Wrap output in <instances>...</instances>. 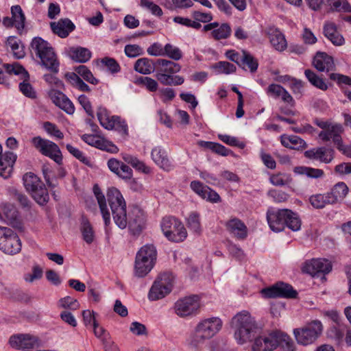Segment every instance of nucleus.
Segmentation results:
<instances>
[{
    "label": "nucleus",
    "mask_w": 351,
    "mask_h": 351,
    "mask_svg": "<svg viewBox=\"0 0 351 351\" xmlns=\"http://www.w3.org/2000/svg\"><path fill=\"white\" fill-rule=\"evenodd\" d=\"M80 231L82 235V238L84 241L87 244H90L94 241L95 239V232L93 228L89 222V221L86 218H82L80 225Z\"/></svg>",
    "instance_id": "40"
},
{
    "label": "nucleus",
    "mask_w": 351,
    "mask_h": 351,
    "mask_svg": "<svg viewBox=\"0 0 351 351\" xmlns=\"http://www.w3.org/2000/svg\"><path fill=\"white\" fill-rule=\"evenodd\" d=\"M124 161L131 165L136 169L141 171L145 173H149L150 172V168L147 167L143 161L138 159L136 157L130 155L125 154L123 156Z\"/></svg>",
    "instance_id": "46"
},
{
    "label": "nucleus",
    "mask_w": 351,
    "mask_h": 351,
    "mask_svg": "<svg viewBox=\"0 0 351 351\" xmlns=\"http://www.w3.org/2000/svg\"><path fill=\"white\" fill-rule=\"evenodd\" d=\"M231 324L234 329V337L240 344L252 341L261 330L254 318L246 311L234 315Z\"/></svg>",
    "instance_id": "3"
},
{
    "label": "nucleus",
    "mask_w": 351,
    "mask_h": 351,
    "mask_svg": "<svg viewBox=\"0 0 351 351\" xmlns=\"http://www.w3.org/2000/svg\"><path fill=\"white\" fill-rule=\"evenodd\" d=\"M23 181L25 189L29 193L43 183L36 175L32 172L26 173L23 177Z\"/></svg>",
    "instance_id": "42"
},
{
    "label": "nucleus",
    "mask_w": 351,
    "mask_h": 351,
    "mask_svg": "<svg viewBox=\"0 0 351 351\" xmlns=\"http://www.w3.org/2000/svg\"><path fill=\"white\" fill-rule=\"evenodd\" d=\"M154 263L145 262V261L141 260L138 258H135L134 263V276L138 278H143L153 268Z\"/></svg>",
    "instance_id": "39"
},
{
    "label": "nucleus",
    "mask_w": 351,
    "mask_h": 351,
    "mask_svg": "<svg viewBox=\"0 0 351 351\" xmlns=\"http://www.w3.org/2000/svg\"><path fill=\"white\" fill-rule=\"evenodd\" d=\"M134 69L139 73L147 75L154 71L155 65L153 60L147 58H143L136 61Z\"/></svg>",
    "instance_id": "34"
},
{
    "label": "nucleus",
    "mask_w": 351,
    "mask_h": 351,
    "mask_svg": "<svg viewBox=\"0 0 351 351\" xmlns=\"http://www.w3.org/2000/svg\"><path fill=\"white\" fill-rule=\"evenodd\" d=\"M261 293L265 298H295L298 295L297 291L290 285L282 282H277L271 287L263 289Z\"/></svg>",
    "instance_id": "13"
},
{
    "label": "nucleus",
    "mask_w": 351,
    "mask_h": 351,
    "mask_svg": "<svg viewBox=\"0 0 351 351\" xmlns=\"http://www.w3.org/2000/svg\"><path fill=\"white\" fill-rule=\"evenodd\" d=\"M199 306V298L194 295L178 300L175 303L174 309L179 317H184L195 313Z\"/></svg>",
    "instance_id": "14"
},
{
    "label": "nucleus",
    "mask_w": 351,
    "mask_h": 351,
    "mask_svg": "<svg viewBox=\"0 0 351 351\" xmlns=\"http://www.w3.org/2000/svg\"><path fill=\"white\" fill-rule=\"evenodd\" d=\"M157 71L156 74V78L162 74H175L178 73L181 66L179 64L176 63L173 61L165 60V59H158L156 62Z\"/></svg>",
    "instance_id": "28"
},
{
    "label": "nucleus",
    "mask_w": 351,
    "mask_h": 351,
    "mask_svg": "<svg viewBox=\"0 0 351 351\" xmlns=\"http://www.w3.org/2000/svg\"><path fill=\"white\" fill-rule=\"evenodd\" d=\"M267 219L270 228L274 232L282 231L286 226L293 231H298L301 227L298 215L289 209L269 210Z\"/></svg>",
    "instance_id": "4"
},
{
    "label": "nucleus",
    "mask_w": 351,
    "mask_h": 351,
    "mask_svg": "<svg viewBox=\"0 0 351 351\" xmlns=\"http://www.w3.org/2000/svg\"><path fill=\"white\" fill-rule=\"evenodd\" d=\"M348 187L347 185L344 182H338L333 186L331 191L328 193L331 199L330 202L335 204L343 199L348 194Z\"/></svg>",
    "instance_id": "36"
},
{
    "label": "nucleus",
    "mask_w": 351,
    "mask_h": 351,
    "mask_svg": "<svg viewBox=\"0 0 351 351\" xmlns=\"http://www.w3.org/2000/svg\"><path fill=\"white\" fill-rule=\"evenodd\" d=\"M205 32L211 31L213 38L217 40L227 39L230 37L232 29L228 23H224L219 25L217 22L210 23L203 27Z\"/></svg>",
    "instance_id": "21"
},
{
    "label": "nucleus",
    "mask_w": 351,
    "mask_h": 351,
    "mask_svg": "<svg viewBox=\"0 0 351 351\" xmlns=\"http://www.w3.org/2000/svg\"><path fill=\"white\" fill-rule=\"evenodd\" d=\"M279 331H274L267 336H261L255 338L252 346L253 351H271L278 346V337Z\"/></svg>",
    "instance_id": "18"
},
{
    "label": "nucleus",
    "mask_w": 351,
    "mask_h": 351,
    "mask_svg": "<svg viewBox=\"0 0 351 351\" xmlns=\"http://www.w3.org/2000/svg\"><path fill=\"white\" fill-rule=\"evenodd\" d=\"M50 27L55 34L62 38L67 37L75 28L74 23L68 18L60 19L58 22H51Z\"/></svg>",
    "instance_id": "23"
},
{
    "label": "nucleus",
    "mask_w": 351,
    "mask_h": 351,
    "mask_svg": "<svg viewBox=\"0 0 351 351\" xmlns=\"http://www.w3.org/2000/svg\"><path fill=\"white\" fill-rule=\"evenodd\" d=\"M33 199L40 205H45L49 200L48 191L44 183L30 193Z\"/></svg>",
    "instance_id": "41"
},
{
    "label": "nucleus",
    "mask_w": 351,
    "mask_h": 351,
    "mask_svg": "<svg viewBox=\"0 0 351 351\" xmlns=\"http://www.w3.org/2000/svg\"><path fill=\"white\" fill-rule=\"evenodd\" d=\"M314 123L322 130L319 133V138L324 142L332 140L338 149L342 144L341 134L344 130L341 124L316 119Z\"/></svg>",
    "instance_id": "7"
},
{
    "label": "nucleus",
    "mask_w": 351,
    "mask_h": 351,
    "mask_svg": "<svg viewBox=\"0 0 351 351\" xmlns=\"http://www.w3.org/2000/svg\"><path fill=\"white\" fill-rule=\"evenodd\" d=\"M322 331V322L319 320H313L303 327L295 328L293 332L298 344L308 346L318 339Z\"/></svg>",
    "instance_id": "6"
},
{
    "label": "nucleus",
    "mask_w": 351,
    "mask_h": 351,
    "mask_svg": "<svg viewBox=\"0 0 351 351\" xmlns=\"http://www.w3.org/2000/svg\"><path fill=\"white\" fill-rule=\"evenodd\" d=\"M29 77H24L23 81L19 84L20 91L25 96L31 99L36 97V92L29 82Z\"/></svg>",
    "instance_id": "52"
},
{
    "label": "nucleus",
    "mask_w": 351,
    "mask_h": 351,
    "mask_svg": "<svg viewBox=\"0 0 351 351\" xmlns=\"http://www.w3.org/2000/svg\"><path fill=\"white\" fill-rule=\"evenodd\" d=\"M107 197L116 225L121 229H124L128 226L134 234H139L145 226V213L139 208L135 207L128 216L125 199L116 188L112 187L108 190Z\"/></svg>",
    "instance_id": "1"
},
{
    "label": "nucleus",
    "mask_w": 351,
    "mask_h": 351,
    "mask_svg": "<svg viewBox=\"0 0 351 351\" xmlns=\"http://www.w3.org/2000/svg\"><path fill=\"white\" fill-rule=\"evenodd\" d=\"M31 47L40 59L43 66L55 73L58 72L59 62L49 43L40 37H36L32 40Z\"/></svg>",
    "instance_id": "5"
},
{
    "label": "nucleus",
    "mask_w": 351,
    "mask_h": 351,
    "mask_svg": "<svg viewBox=\"0 0 351 351\" xmlns=\"http://www.w3.org/2000/svg\"><path fill=\"white\" fill-rule=\"evenodd\" d=\"M324 36L336 46H341L344 44L345 40L343 36L337 31L336 25L327 21L324 25Z\"/></svg>",
    "instance_id": "27"
},
{
    "label": "nucleus",
    "mask_w": 351,
    "mask_h": 351,
    "mask_svg": "<svg viewBox=\"0 0 351 351\" xmlns=\"http://www.w3.org/2000/svg\"><path fill=\"white\" fill-rule=\"evenodd\" d=\"M136 84H141L151 92H155L158 90V84L156 80L149 77H139L136 79Z\"/></svg>",
    "instance_id": "57"
},
{
    "label": "nucleus",
    "mask_w": 351,
    "mask_h": 351,
    "mask_svg": "<svg viewBox=\"0 0 351 351\" xmlns=\"http://www.w3.org/2000/svg\"><path fill=\"white\" fill-rule=\"evenodd\" d=\"M218 73L230 74L236 71V66L228 62L220 61L213 66Z\"/></svg>",
    "instance_id": "58"
},
{
    "label": "nucleus",
    "mask_w": 351,
    "mask_h": 351,
    "mask_svg": "<svg viewBox=\"0 0 351 351\" xmlns=\"http://www.w3.org/2000/svg\"><path fill=\"white\" fill-rule=\"evenodd\" d=\"M160 226L164 235L169 241L182 242L187 237V232L183 223L173 217H164Z\"/></svg>",
    "instance_id": "8"
},
{
    "label": "nucleus",
    "mask_w": 351,
    "mask_h": 351,
    "mask_svg": "<svg viewBox=\"0 0 351 351\" xmlns=\"http://www.w3.org/2000/svg\"><path fill=\"white\" fill-rule=\"evenodd\" d=\"M157 80L165 86H179L184 83V79L180 75L173 74H160Z\"/></svg>",
    "instance_id": "45"
},
{
    "label": "nucleus",
    "mask_w": 351,
    "mask_h": 351,
    "mask_svg": "<svg viewBox=\"0 0 351 351\" xmlns=\"http://www.w3.org/2000/svg\"><path fill=\"white\" fill-rule=\"evenodd\" d=\"M281 143L283 146L292 149H300L306 147V143L298 136H281Z\"/></svg>",
    "instance_id": "32"
},
{
    "label": "nucleus",
    "mask_w": 351,
    "mask_h": 351,
    "mask_svg": "<svg viewBox=\"0 0 351 351\" xmlns=\"http://www.w3.org/2000/svg\"><path fill=\"white\" fill-rule=\"evenodd\" d=\"M171 3L169 1H167V3L165 6L168 9H173L172 6L175 8L178 9H186L192 7L193 5V1L192 0H171Z\"/></svg>",
    "instance_id": "60"
},
{
    "label": "nucleus",
    "mask_w": 351,
    "mask_h": 351,
    "mask_svg": "<svg viewBox=\"0 0 351 351\" xmlns=\"http://www.w3.org/2000/svg\"><path fill=\"white\" fill-rule=\"evenodd\" d=\"M66 77L69 82L82 91L88 92L90 90L89 86L76 74L74 73L66 74Z\"/></svg>",
    "instance_id": "53"
},
{
    "label": "nucleus",
    "mask_w": 351,
    "mask_h": 351,
    "mask_svg": "<svg viewBox=\"0 0 351 351\" xmlns=\"http://www.w3.org/2000/svg\"><path fill=\"white\" fill-rule=\"evenodd\" d=\"M66 149L68 152L72 154L74 157L78 159L80 161L83 162L86 165H90V160L88 158H86L83 152L80 151L79 149L74 147L70 144H67L66 145Z\"/></svg>",
    "instance_id": "63"
},
{
    "label": "nucleus",
    "mask_w": 351,
    "mask_h": 351,
    "mask_svg": "<svg viewBox=\"0 0 351 351\" xmlns=\"http://www.w3.org/2000/svg\"><path fill=\"white\" fill-rule=\"evenodd\" d=\"M240 66L244 68L245 66H247L251 72H255L258 69V62L254 57L245 50H243V59L241 61Z\"/></svg>",
    "instance_id": "51"
},
{
    "label": "nucleus",
    "mask_w": 351,
    "mask_h": 351,
    "mask_svg": "<svg viewBox=\"0 0 351 351\" xmlns=\"http://www.w3.org/2000/svg\"><path fill=\"white\" fill-rule=\"evenodd\" d=\"M228 232L239 240L245 239L247 236V228L245 223L237 218L230 219L226 223Z\"/></svg>",
    "instance_id": "26"
},
{
    "label": "nucleus",
    "mask_w": 351,
    "mask_h": 351,
    "mask_svg": "<svg viewBox=\"0 0 351 351\" xmlns=\"http://www.w3.org/2000/svg\"><path fill=\"white\" fill-rule=\"evenodd\" d=\"M43 128L51 136H55L59 139L63 138V133L58 128L55 124L47 121L44 123Z\"/></svg>",
    "instance_id": "64"
},
{
    "label": "nucleus",
    "mask_w": 351,
    "mask_h": 351,
    "mask_svg": "<svg viewBox=\"0 0 351 351\" xmlns=\"http://www.w3.org/2000/svg\"><path fill=\"white\" fill-rule=\"evenodd\" d=\"M93 192L97 198L105 225L108 226L110 223V214L107 207L105 196L97 185L94 186Z\"/></svg>",
    "instance_id": "30"
},
{
    "label": "nucleus",
    "mask_w": 351,
    "mask_h": 351,
    "mask_svg": "<svg viewBox=\"0 0 351 351\" xmlns=\"http://www.w3.org/2000/svg\"><path fill=\"white\" fill-rule=\"evenodd\" d=\"M81 138L88 145L110 152H116L117 147L112 143L99 138L93 134H83Z\"/></svg>",
    "instance_id": "25"
},
{
    "label": "nucleus",
    "mask_w": 351,
    "mask_h": 351,
    "mask_svg": "<svg viewBox=\"0 0 351 351\" xmlns=\"http://www.w3.org/2000/svg\"><path fill=\"white\" fill-rule=\"evenodd\" d=\"M97 116L99 123L105 129L115 130L123 135L128 134V125L125 121L119 116H111L106 108L99 106L97 110Z\"/></svg>",
    "instance_id": "9"
},
{
    "label": "nucleus",
    "mask_w": 351,
    "mask_h": 351,
    "mask_svg": "<svg viewBox=\"0 0 351 351\" xmlns=\"http://www.w3.org/2000/svg\"><path fill=\"white\" fill-rule=\"evenodd\" d=\"M174 277L170 273L160 274L152 286L148 298L150 300H158L169 294L173 287Z\"/></svg>",
    "instance_id": "10"
},
{
    "label": "nucleus",
    "mask_w": 351,
    "mask_h": 351,
    "mask_svg": "<svg viewBox=\"0 0 351 351\" xmlns=\"http://www.w3.org/2000/svg\"><path fill=\"white\" fill-rule=\"evenodd\" d=\"M223 322L219 317H210L199 320L186 340L191 351H202L205 343L213 338L221 329Z\"/></svg>",
    "instance_id": "2"
},
{
    "label": "nucleus",
    "mask_w": 351,
    "mask_h": 351,
    "mask_svg": "<svg viewBox=\"0 0 351 351\" xmlns=\"http://www.w3.org/2000/svg\"><path fill=\"white\" fill-rule=\"evenodd\" d=\"M187 226L194 233L199 234L202 231L199 215L196 212L190 213L187 218Z\"/></svg>",
    "instance_id": "50"
},
{
    "label": "nucleus",
    "mask_w": 351,
    "mask_h": 351,
    "mask_svg": "<svg viewBox=\"0 0 351 351\" xmlns=\"http://www.w3.org/2000/svg\"><path fill=\"white\" fill-rule=\"evenodd\" d=\"M17 217L16 208L10 204H3L0 206V220L12 223Z\"/></svg>",
    "instance_id": "33"
},
{
    "label": "nucleus",
    "mask_w": 351,
    "mask_h": 351,
    "mask_svg": "<svg viewBox=\"0 0 351 351\" xmlns=\"http://www.w3.org/2000/svg\"><path fill=\"white\" fill-rule=\"evenodd\" d=\"M151 158L159 168L165 171H170L175 168V165L169 158L168 153L161 146H156L152 149Z\"/></svg>",
    "instance_id": "16"
},
{
    "label": "nucleus",
    "mask_w": 351,
    "mask_h": 351,
    "mask_svg": "<svg viewBox=\"0 0 351 351\" xmlns=\"http://www.w3.org/2000/svg\"><path fill=\"white\" fill-rule=\"evenodd\" d=\"M269 37L271 45L276 50L283 51L287 47V43L284 34L278 29L271 28Z\"/></svg>",
    "instance_id": "29"
},
{
    "label": "nucleus",
    "mask_w": 351,
    "mask_h": 351,
    "mask_svg": "<svg viewBox=\"0 0 351 351\" xmlns=\"http://www.w3.org/2000/svg\"><path fill=\"white\" fill-rule=\"evenodd\" d=\"M9 344L14 349L29 350L38 344V338L30 334H16L10 337Z\"/></svg>",
    "instance_id": "15"
},
{
    "label": "nucleus",
    "mask_w": 351,
    "mask_h": 351,
    "mask_svg": "<svg viewBox=\"0 0 351 351\" xmlns=\"http://www.w3.org/2000/svg\"><path fill=\"white\" fill-rule=\"evenodd\" d=\"M277 341L278 346H280L283 351H295L293 341L287 334L279 331Z\"/></svg>",
    "instance_id": "48"
},
{
    "label": "nucleus",
    "mask_w": 351,
    "mask_h": 351,
    "mask_svg": "<svg viewBox=\"0 0 351 351\" xmlns=\"http://www.w3.org/2000/svg\"><path fill=\"white\" fill-rule=\"evenodd\" d=\"M173 21L176 23L184 25L187 27H192L195 29H199L202 27V25L200 23H198V22H197V21H193V20H191L189 18H185V17H182V16H175L173 19Z\"/></svg>",
    "instance_id": "62"
},
{
    "label": "nucleus",
    "mask_w": 351,
    "mask_h": 351,
    "mask_svg": "<svg viewBox=\"0 0 351 351\" xmlns=\"http://www.w3.org/2000/svg\"><path fill=\"white\" fill-rule=\"evenodd\" d=\"M330 200L331 199L328 193L325 194H317L312 195L309 199L311 205L315 208H322L326 204H332V202H330Z\"/></svg>",
    "instance_id": "49"
},
{
    "label": "nucleus",
    "mask_w": 351,
    "mask_h": 351,
    "mask_svg": "<svg viewBox=\"0 0 351 351\" xmlns=\"http://www.w3.org/2000/svg\"><path fill=\"white\" fill-rule=\"evenodd\" d=\"M77 75L82 77L84 80L92 84H97L98 80H97L91 73V71L84 65L79 66L75 69Z\"/></svg>",
    "instance_id": "54"
},
{
    "label": "nucleus",
    "mask_w": 351,
    "mask_h": 351,
    "mask_svg": "<svg viewBox=\"0 0 351 351\" xmlns=\"http://www.w3.org/2000/svg\"><path fill=\"white\" fill-rule=\"evenodd\" d=\"M326 3L332 12H351V5L347 0H327Z\"/></svg>",
    "instance_id": "43"
},
{
    "label": "nucleus",
    "mask_w": 351,
    "mask_h": 351,
    "mask_svg": "<svg viewBox=\"0 0 351 351\" xmlns=\"http://www.w3.org/2000/svg\"><path fill=\"white\" fill-rule=\"evenodd\" d=\"M191 16L194 19L193 21H197L198 23H209L213 20V14L210 12H203L199 10L192 12Z\"/></svg>",
    "instance_id": "61"
},
{
    "label": "nucleus",
    "mask_w": 351,
    "mask_h": 351,
    "mask_svg": "<svg viewBox=\"0 0 351 351\" xmlns=\"http://www.w3.org/2000/svg\"><path fill=\"white\" fill-rule=\"evenodd\" d=\"M31 142L41 154L49 157L58 165L62 163V155L59 147L55 143L40 136L32 138Z\"/></svg>",
    "instance_id": "12"
},
{
    "label": "nucleus",
    "mask_w": 351,
    "mask_h": 351,
    "mask_svg": "<svg viewBox=\"0 0 351 351\" xmlns=\"http://www.w3.org/2000/svg\"><path fill=\"white\" fill-rule=\"evenodd\" d=\"M313 64L319 71L329 72L335 68L332 57L324 52H317L313 58Z\"/></svg>",
    "instance_id": "24"
},
{
    "label": "nucleus",
    "mask_w": 351,
    "mask_h": 351,
    "mask_svg": "<svg viewBox=\"0 0 351 351\" xmlns=\"http://www.w3.org/2000/svg\"><path fill=\"white\" fill-rule=\"evenodd\" d=\"M332 269L331 263L324 258L312 259L306 262L302 267V271L305 273L315 276L319 274H328Z\"/></svg>",
    "instance_id": "17"
},
{
    "label": "nucleus",
    "mask_w": 351,
    "mask_h": 351,
    "mask_svg": "<svg viewBox=\"0 0 351 351\" xmlns=\"http://www.w3.org/2000/svg\"><path fill=\"white\" fill-rule=\"evenodd\" d=\"M6 45L11 48L14 58L21 59L25 57L24 47L21 41L16 37L12 36L8 37Z\"/></svg>",
    "instance_id": "35"
},
{
    "label": "nucleus",
    "mask_w": 351,
    "mask_h": 351,
    "mask_svg": "<svg viewBox=\"0 0 351 351\" xmlns=\"http://www.w3.org/2000/svg\"><path fill=\"white\" fill-rule=\"evenodd\" d=\"M334 153L335 152L332 149L319 147L306 150L304 152V156L310 160L328 164L333 160Z\"/></svg>",
    "instance_id": "20"
},
{
    "label": "nucleus",
    "mask_w": 351,
    "mask_h": 351,
    "mask_svg": "<svg viewBox=\"0 0 351 351\" xmlns=\"http://www.w3.org/2000/svg\"><path fill=\"white\" fill-rule=\"evenodd\" d=\"M49 96L53 103L68 114L75 112V106L73 102L61 91L51 89L49 91Z\"/></svg>",
    "instance_id": "19"
},
{
    "label": "nucleus",
    "mask_w": 351,
    "mask_h": 351,
    "mask_svg": "<svg viewBox=\"0 0 351 351\" xmlns=\"http://www.w3.org/2000/svg\"><path fill=\"white\" fill-rule=\"evenodd\" d=\"M304 75L310 83L316 88L322 90H326L328 88V85L325 81L311 70H305Z\"/></svg>",
    "instance_id": "47"
},
{
    "label": "nucleus",
    "mask_w": 351,
    "mask_h": 351,
    "mask_svg": "<svg viewBox=\"0 0 351 351\" xmlns=\"http://www.w3.org/2000/svg\"><path fill=\"white\" fill-rule=\"evenodd\" d=\"M6 71L10 74L21 75L22 79L24 77H29L28 72L18 63L14 64H5L3 65Z\"/></svg>",
    "instance_id": "55"
},
{
    "label": "nucleus",
    "mask_w": 351,
    "mask_h": 351,
    "mask_svg": "<svg viewBox=\"0 0 351 351\" xmlns=\"http://www.w3.org/2000/svg\"><path fill=\"white\" fill-rule=\"evenodd\" d=\"M157 252L156 247L152 244H146L141 247L138 251L136 257L141 260L145 261L154 264V261L156 259Z\"/></svg>",
    "instance_id": "31"
},
{
    "label": "nucleus",
    "mask_w": 351,
    "mask_h": 351,
    "mask_svg": "<svg viewBox=\"0 0 351 351\" xmlns=\"http://www.w3.org/2000/svg\"><path fill=\"white\" fill-rule=\"evenodd\" d=\"M0 250L10 255L16 254L21 250L18 234L9 228L0 226Z\"/></svg>",
    "instance_id": "11"
},
{
    "label": "nucleus",
    "mask_w": 351,
    "mask_h": 351,
    "mask_svg": "<svg viewBox=\"0 0 351 351\" xmlns=\"http://www.w3.org/2000/svg\"><path fill=\"white\" fill-rule=\"evenodd\" d=\"M140 5L149 10L153 15L160 17L163 14V12L160 6L150 0H141Z\"/></svg>",
    "instance_id": "59"
},
{
    "label": "nucleus",
    "mask_w": 351,
    "mask_h": 351,
    "mask_svg": "<svg viewBox=\"0 0 351 351\" xmlns=\"http://www.w3.org/2000/svg\"><path fill=\"white\" fill-rule=\"evenodd\" d=\"M16 158L12 152H5L0 156V176L4 179L11 176Z\"/></svg>",
    "instance_id": "22"
},
{
    "label": "nucleus",
    "mask_w": 351,
    "mask_h": 351,
    "mask_svg": "<svg viewBox=\"0 0 351 351\" xmlns=\"http://www.w3.org/2000/svg\"><path fill=\"white\" fill-rule=\"evenodd\" d=\"M164 56H167L174 60H179L182 57V53L178 47L167 43L165 45Z\"/></svg>",
    "instance_id": "56"
},
{
    "label": "nucleus",
    "mask_w": 351,
    "mask_h": 351,
    "mask_svg": "<svg viewBox=\"0 0 351 351\" xmlns=\"http://www.w3.org/2000/svg\"><path fill=\"white\" fill-rule=\"evenodd\" d=\"M294 171L300 175H305L311 178H320L324 176V172L322 169H315L309 167H298L295 168Z\"/></svg>",
    "instance_id": "44"
},
{
    "label": "nucleus",
    "mask_w": 351,
    "mask_h": 351,
    "mask_svg": "<svg viewBox=\"0 0 351 351\" xmlns=\"http://www.w3.org/2000/svg\"><path fill=\"white\" fill-rule=\"evenodd\" d=\"M12 18L16 29L21 32L25 27V16L20 5H13L11 8Z\"/></svg>",
    "instance_id": "37"
},
{
    "label": "nucleus",
    "mask_w": 351,
    "mask_h": 351,
    "mask_svg": "<svg viewBox=\"0 0 351 351\" xmlns=\"http://www.w3.org/2000/svg\"><path fill=\"white\" fill-rule=\"evenodd\" d=\"M69 56L75 61L86 62L91 57L90 51L84 47H72L69 51Z\"/></svg>",
    "instance_id": "38"
}]
</instances>
